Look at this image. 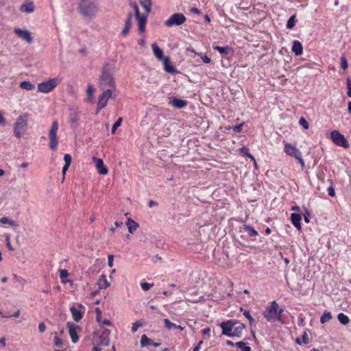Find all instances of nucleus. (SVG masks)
<instances>
[{"label": "nucleus", "instance_id": "obj_1", "mask_svg": "<svg viewBox=\"0 0 351 351\" xmlns=\"http://www.w3.org/2000/svg\"><path fill=\"white\" fill-rule=\"evenodd\" d=\"M77 10L82 16L87 19L95 18L100 12L97 0H79Z\"/></svg>", "mask_w": 351, "mask_h": 351}, {"label": "nucleus", "instance_id": "obj_2", "mask_svg": "<svg viewBox=\"0 0 351 351\" xmlns=\"http://www.w3.org/2000/svg\"><path fill=\"white\" fill-rule=\"evenodd\" d=\"M114 73V66L110 63H106L101 69V75L99 78V85L101 90L110 87L112 90L115 89L113 75Z\"/></svg>", "mask_w": 351, "mask_h": 351}, {"label": "nucleus", "instance_id": "obj_3", "mask_svg": "<svg viewBox=\"0 0 351 351\" xmlns=\"http://www.w3.org/2000/svg\"><path fill=\"white\" fill-rule=\"evenodd\" d=\"M283 311L279 304L276 301H273L266 307L263 315L267 322L277 321L282 324V315Z\"/></svg>", "mask_w": 351, "mask_h": 351}, {"label": "nucleus", "instance_id": "obj_4", "mask_svg": "<svg viewBox=\"0 0 351 351\" xmlns=\"http://www.w3.org/2000/svg\"><path fill=\"white\" fill-rule=\"evenodd\" d=\"M27 119L26 114L20 115L17 119L14 127V136L20 138L27 132Z\"/></svg>", "mask_w": 351, "mask_h": 351}, {"label": "nucleus", "instance_id": "obj_5", "mask_svg": "<svg viewBox=\"0 0 351 351\" xmlns=\"http://www.w3.org/2000/svg\"><path fill=\"white\" fill-rule=\"evenodd\" d=\"M61 81L62 80L60 78L56 77L43 82L38 84V91L43 93H48L53 90Z\"/></svg>", "mask_w": 351, "mask_h": 351}, {"label": "nucleus", "instance_id": "obj_6", "mask_svg": "<svg viewBox=\"0 0 351 351\" xmlns=\"http://www.w3.org/2000/svg\"><path fill=\"white\" fill-rule=\"evenodd\" d=\"M58 130V123L57 121H53L51 127L49 131V147L52 150L57 148L58 144V138L57 135Z\"/></svg>", "mask_w": 351, "mask_h": 351}, {"label": "nucleus", "instance_id": "obj_7", "mask_svg": "<svg viewBox=\"0 0 351 351\" xmlns=\"http://www.w3.org/2000/svg\"><path fill=\"white\" fill-rule=\"evenodd\" d=\"M130 5L133 8L135 12V16L138 24V31L141 34H143L145 31L147 15H141L140 14L138 7L136 2L131 3Z\"/></svg>", "mask_w": 351, "mask_h": 351}, {"label": "nucleus", "instance_id": "obj_8", "mask_svg": "<svg viewBox=\"0 0 351 351\" xmlns=\"http://www.w3.org/2000/svg\"><path fill=\"white\" fill-rule=\"evenodd\" d=\"M330 137L332 142L337 146L342 147L346 149L349 147V143L344 137V136L341 134L339 131H332L330 133Z\"/></svg>", "mask_w": 351, "mask_h": 351}, {"label": "nucleus", "instance_id": "obj_9", "mask_svg": "<svg viewBox=\"0 0 351 351\" xmlns=\"http://www.w3.org/2000/svg\"><path fill=\"white\" fill-rule=\"evenodd\" d=\"M185 16L182 13H175L172 14L169 19L165 22L167 27H172L173 25H180L186 21Z\"/></svg>", "mask_w": 351, "mask_h": 351}, {"label": "nucleus", "instance_id": "obj_10", "mask_svg": "<svg viewBox=\"0 0 351 351\" xmlns=\"http://www.w3.org/2000/svg\"><path fill=\"white\" fill-rule=\"evenodd\" d=\"M103 93L99 95L98 100L99 109H102L107 105L108 100L112 97V89L102 90Z\"/></svg>", "mask_w": 351, "mask_h": 351}, {"label": "nucleus", "instance_id": "obj_11", "mask_svg": "<svg viewBox=\"0 0 351 351\" xmlns=\"http://www.w3.org/2000/svg\"><path fill=\"white\" fill-rule=\"evenodd\" d=\"M14 32L21 38L24 40L27 43H30L32 41V37L31 33L27 29H22L20 28H14Z\"/></svg>", "mask_w": 351, "mask_h": 351}, {"label": "nucleus", "instance_id": "obj_12", "mask_svg": "<svg viewBox=\"0 0 351 351\" xmlns=\"http://www.w3.org/2000/svg\"><path fill=\"white\" fill-rule=\"evenodd\" d=\"M97 171L101 175H106L108 172V168L104 165L102 159L93 157Z\"/></svg>", "mask_w": 351, "mask_h": 351}, {"label": "nucleus", "instance_id": "obj_13", "mask_svg": "<svg viewBox=\"0 0 351 351\" xmlns=\"http://www.w3.org/2000/svg\"><path fill=\"white\" fill-rule=\"evenodd\" d=\"M66 326L69 328V333L72 341L73 343H76L78 341V336L77 334V326L70 322L66 324Z\"/></svg>", "mask_w": 351, "mask_h": 351}, {"label": "nucleus", "instance_id": "obj_14", "mask_svg": "<svg viewBox=\"0 0 351 351\" xmlns=\"http://www.w3.org/2000/svg\"><path fill=\"white\" fill-rule=\"evenodd\" d=\"M285 152L289 156L295 157V158H299V154H300V152L299 151V149H297L295 147L293 146L290 143H285Z\"/></svg>", "mask_w": 351, "mask_h": 351}, {"label": "nucleus", "instance_id": "obj_15", "mask_svg": "<svg viewBox=\"0 0 351 351\" xmlns=\"http://www.w3.org/2000/svg\"><path fill=\"white\" fill-rule=\"evenodd\" d=\"M245 326L243 324L234 322L231 337H240L242 335Z\"/></svg>", "mask_w": 351, "mask_h": 351}, {"label": "nucleus", "instance_id": "obj_16", "mask_svg": "<svg viewBox=\"0 0 351 351\" xmlns=\"http://www.w3.org/2000/svg\"><path fill=\"white\" fill-rule=\"evenodd\" d=\"M233 321H228L227 322H222L221 324V328L222 329V334L226 335L227 336L231 337V333L232 332L233 328Z\"/></svg>", "mask_w": 351, "mask_h": 351}, {"label": "nucleus", "instance_id": "obj_17", "mask_svg": "<svg viewBox=\"0 0 351 351\" xmlns=\"http://www.w3.org/2000/svg\"><path fill=\"white\" fill-rule=\"evenodd\" d=\"M35 7L34 3L31 1H27L23 3L19 8V11L23 13H32L34 11Z\"/></svg>", "mask_w": 351, "mask_h": 351}, {"label": "nucleus", "instance_id": "obj_18", "mask_svg": "<svg viewBox=\"0 0 351 351\" xmlns=\"http://www.w3.org/2000/svg\"><path fill=\"white\" fill-rule=\"evenodd\" d=\"M162 62H163L164 69L166 72L169 73H176L178 72L176 67H174L168 57L165 58Z\"/></svg>", "mask_w": 351, "mask_h": 351}, {"label": "nucleus", "instance_id": "obj_19", "mask_svg": "<svg viewBox=\"0 0 351 351\" xmlns=\"http://www.w3.org/2000/svg\"><path fill=\"white\" fill-rule=\"evenodd\" d=\"M125 225L127 226L128 232L130 234H134L139 227L138 223L134 221L132 218H128L127 219Z\"/></svg>", "mask_w": 351, "mask_h": 351}, {"label": "nucleus", "instance_id": "obj_20", "mask_svg": "<svg viewBox=\"0 0 351 351\" xmlns=\"http://www.w3.org/2000/svg\"><path fill=\"white\" fill-rule=\"evenodd\" d=\"M152 49L153 50V53L154 56L160 61H162L165 56H163L162 50L156 44L153 43L152 45Z\"/></svg>", "mask_w": 351, "mask_h": 351}, {"label": "nucleus", "instance_id": "obj_21", "mask_svg": "<svg viewBox=\"0 0 351 351\" xmlns=\"http://www.w3.org/2000/svg\"><path fill=\"white\" fill-rule=\"evenodd\" d=\"M132 18V13H128V17H127V19H126L125 23V27L121 32V34L124 36L128 34V33L130 32V30L131 29Z\"/></svg>", "mask_w": 351, "mask_h": 351}, {"label": "nucleus", "instance_id": "obj_22", "mask_svg": "<svg viewBox=\"0 0 351 351\" xmlns=\"http://www.w3.org/2000/svg\"><path fill=\"white\" fill-rule=\"evenodd\" d=\"M141 345L142 347H145L149 345H152L154 347H158L160 345V343H154L151 339L148 338L145 335H143L141 338Z\"/></svg>", "mask_w": 351, "mask_h": 351}, {"label": "nucleus", "instance_id": "obj_23", "mask_svg": "<svg viewBox=\"0 0 351 351\" xmlns=\"http://www.w3.org/2000/svg\"><path fill=\"white\" fill-rule=\"evenodd\" d=\"M291 219L293 225L298 230H301V224L300 221L302 219V217L300 215L297 213H292L291 215Z\"/></svg>", "mask_w": 351, "mask_h": 351}, {"label": "nucleus", "instance_id": "obj_24", "mask_svg": "<svg viewBox=\"0 0 351 351\" xmlns=\"http://www.w3.org/2000/svg\"><path fill=\"white\" fill-rule=\"evenodd\" d=\"M0 223L2 224V225H4V224H8L10 226H14V227H18L19 226V224L18 223L8 217H5V216H3L2 217L0 218Z\"/></svg>", "mask_w": 351, "mask_h": 351}, {"label": "nucleus", "instance_id": "obj_25", "mask_svg": "<svg viewBox=\"0 0 351 351\" xmlns=\"http://www.w3.org/2000/svg\"><path fill=\"white\" fill-rule=\"evenodd\" d=\"M98 286L101 289H106L110 287V284L107 280L106 276L105 275H102L98 280L97 282Z\"/></svg>", "mask_w": 351, "mask_h": 351}, {"label": "nucleus", "instance_id": "obj_26", "mask_svg": "<svg viewBox=\"0 0 351 351\" xmlns=\"http://www.w3.org/2000/svg\"><path fill=\"white\" fill-rule=\"evenodd\" d=\"M70 311L72 313L73 319L78 322L82 318V313L80 311L77 310L74 306L70 307Z\"/></svg>", "mask_w": 351, "mask_h": 351}, {"label": "nucleus", "instance_id": "obj_27", "mask_svg": "<svg viewBox=\"0 0 351 351\" xmlns=\"http://www.w3.org/2000/svg\"><path fill=\"white\" fill-rule=\"evenodd\" d=\"M292 51L296 56H300L302 53L303 47L300 41L295 40L293 44Z\"/></svg>", "mask_w": 351, "mask_h": 351}, {"label": "nucleus", "instance_id": "obj_28", "mask_svg": "<svg viewBox=\"0 0 351 351\" xmlns=\"http://www.w3.org/2000/svg\"><path fill=\"white\" fill-rule=\"evenodd\" d=\"M171 105L176 108H184L187 102L184 100L180 99H173L170 102Z\"/></svg>", "mask_w": 351, "mask_h": 351}, {"label": "nucleus", "instance_id": "obj_29", "mask_svg": "<svg viewBox=\"0 0 351 351\" xmlns=\"http://www.w3.org/2000/svg\"><path fill=\"white\" fill-rule=\"evenodd\" d=\"M110 343V339L107 337H104L103 335H100L98 337V342L97 345L100 347L102 346H107L109 345Z\"/></svg>", "mask_w": 351, "mask_h": 351}, {"label": "nucleus", "instance_id": "obj_30", "mask_svg": "<svg viewBox=\"0 0 351 351\" xmlns=\"http://www.w3.org/2000/svg\"><path fill=\"white\" fill-rule=\"evenodd\" d=\"M142 7L145 10L146 14L145 15L148 16V14L149 13L151 10L152 7V2L150 0H144L141 1V3Z\"/></svg>", "mask_w": 351, "mask_h": 351}, {"label": "nucleus", "instance_id": "obj_31", "mask_svg": "<svg viewBox=\"0 0 351 351\" xmlns=\"http://www.w3.org/2000/svg\"><path fill=\"white\" fill-rule=\"evenodd\" d=\"M337 318H338L339 322L341 324H342L343 325L348 324L350 321L349 317L346 315H345L342 313H341L338 315Z\"/></svg>", "mask_w": 351, "mask_h": 351}, {"label": "nucleus", "instance_id": "obj_32", "mask_svg": "<svg viewBox=\"0 0 351 351\" xmlns=\"http://www.w3.org/2000/svg\"><path fill=\"white\" fill-rule=\"evenodd\" d=\"M20 87L26 90H31L34 88V86L29 81H24L20 84Z\"/></svg>", "mask_w": 351, "mask_h": 351}, {"label": "nucleus", "instance_id": "obj_33", "mask_svg": "<svg viewBox=\"0 0 351 351\" xmlns=\"http://www.w3.org/2000/svg\"><path fill=\"white\" fill-rule=\"evenodd\" d=\"M332 319V315L330 312L325 311L322 316L320 318V322L322 324H325L326 322H328Z\"/></svg>", "mask_w": 351, "mask_h": 351}, {"label": "nucleus", "instance_id": "obj_34", "mask_svg": "<svg viewBox=\"0 0 351 351\" xmlns=\"http://www.w3.org/2000/svg\"><path fill=\"white\" fill-rule=\"evenodd\" d=\"M236 346H237V348L241 349V351H251V348L247 346V344L245 342L239 341L236 343Z\"/></svg>", "mask_w": 351, "mask_h": 351}, {"label": "nucleus", "instance_id": "obj_35", "mask_svg": "<svg viewBox=\"0 0 351 351\" xmlns=\"http://www.w3.org/2000/svg\"><path fill=\"white\" fill-rule=\"evenodd\" d=\"M239 152L241 154L247 156L252 160H253V162H255V158L248 152V148H247L246 147H243L240 148Z\"/></svg>", "mask_w": 351, "mask_h": 351}, {"label": "nucleus", "instance_id": "obj_36", "mask_svg": "<svg viewBox=\"0 0 351 351\" xmlns=\"http://www.w3.org/2000/svg\"><path fill=\"white\" fill-rule=\"evenodd\" d=\"M79 119L78 114L75 111L71 112L69 115V121L72 123H77Z\"/></svg>", "mask_w": 351, "mask_h": 351}, {"label": "nucleus", "instance_id": "obj_37", "mask_svg": "<svg viewBox=\"0 0 351 351\" xmlns=\"http://www.w3.org/2000/svg\"><path fill=\"white\" fill-rule=\"evenodd\" d=\"M60 278H61L62 283H66V281L64 280L68 276L69 273L66 269H60Z\"/></svg>", "mask_w": 351, "mask_h": 351}, {"label": "nucleus", "instance_id": "obj_38", "mask_svg": "<svg viewBox=\"0 0 351 351\" xmlns=\"http://www.w3.org/2000/svg\"><path fill=\"white\" fill-rule=\"evenodd\" d=\"M244 229L249 233L250 236H256L258 232L251 226L245 225Z\"/></svg>", "mask_w": 351, "mask_h": 351}, {"label": "nucleus", "instance_id": "obj_39", "mask_svg": "<svg viewBox=\"0 0 351 351\" xmlns=\"http://www.w3.org/2000/svg\"><path fill=\"white\" fill-rule=\"evenodd\" d=\"M122 121H123L122 118H121V117H119V118L116 121V122L113 124L112 128V130H111V132H112V134H114V133H115L116 130L117 129V128H119V127L121 125V123H122Z\"/></svg>", "mask_w": 351, "mask_h": 351}, {"label": "nucleus", "instance_id": "obj_40", "mask_svg": "<svg viewBox=\"0 0 351 351\" xmlns=\"http://www.w3.org/2000/svg\"><path fill=\"white\" fill-rule=\"evenodd\" d=\"M163 322H164V324H165V326L168 330H171L172 328H176V327H177L176 324H175L173 323H171L168 319H165Z\"/></svg>", "mask_w": 351, "mask_h": 351}, {"label": "nucleus", "instance_id": "obj_41", "mask_svg": "<svg viewBox=\"0 0 351 351\" xmlns=\"http://www.w3.org/2000/svg\"><path fill=\"white\" fill-rule=\"evenodd\" d=\"M93 93H94V87L93 85L89 84L88 86V88L86 90V93L88 96L89 100H91L93 99Z\"/></svg>", "mask_w": 351, "mask_h": 351}, {"label": "nucleus", "instance_id": "obj_42", "mask_svg": "<svg viewBox=\"0 0 351 351\" xmlns=\"http://www.w3.org/2000/svg\"><path fill=\"white\" fill-rule=\"evenodd\" d=\"M295 16H292L289 18L287 21V27L288 29H291L295 26Z\"/></svg>", "mask_w": 351, "mask_h": 351}, {"label": "nucleus", "instance_id": "obj_43", "mask_svg": "<svg viewBox=\"0 0 351 351\" xmlns=\"http://www.w3.org/2000/svg\"><path fill=\"white\" fill-rule=\"evenodd\" d=\"M141 287L143 291H148L151 287L154 286L153 283H147V282H141Z\"/></svg>", "mask_w": 351, "mask_h": 351}, {"label": "nucleus", "instance_id": "obj_44", "mask_svg": "<svg viewBox=\"0 0 351 351\" xmlns=\"http://www.w3.org/2000/svg\"><path fill=\"white\" fill-rule=\"evenodd\" d=\"M143 326V323L141 321H137L132 324V330L133 332H135L138 330L139 327Z\"/></svg>", "mask_w": 351, "mask_h": 351}, {"label": "nucleus", "instance_id": "obj_45", "mask_svg": "<svg viewBox=\"0 0 351 351\" xmlns=\"http://www.w3.org/2000/svg\"><path fill=\"white\" fill-rule=\"evenodd\" d=\"M5 241H6L7 247L8 248L9 250L12 251L13 250V247H12L11 243H10V234H6L5 235Z\"/></svg>", "mask_w": 351, "mask_h": 351}, {"label": "nucleus", "instance_id": "obj_46", "mask_svg": "<svg viewBox=\"0 0 351 351\" xmlns=\"http://www.w3.org/2000/svg\"><path fill=\"white\" fill-rule=\"evenodd\" d=\"M213 49L215 50L218 51L221 53H227L228 52V47H221L219 46H215L213 47Z\"/></svg>", "mask_w": 351, "mask_h": 351}, {"label": "nucleus", "instance_id": "obj_47", "mask_svg": "<svg viewBox=\"0 0 351 351\" xmlns=\"http://www.w3.org/2000/svg\"><path fill=\"white\" fill-rule=\"evenodd\" d=\"M300 124L302 125L304 129H308V123L304 118L302 117L300 119Z\"/></svg>", "mask_w": 351, "mask_h": 351}, {"label": "nucleus", "instance_id": "obj_48", "mask_svg": "<svg viewBox=\"0 0 351 351\" xmlns=\"http://www.w3.org/2000/svg\"><path fill=\"white\" fill-rule=\"evenodd\" d=\"M347 87H348L347 94L350 97H351V79H350V78L347 79Z\"/></svg>", "mask_w": 351, "mask_h": 351}, {"label": "nucleus", "instance_id": "obj_49", "mask_svg": "<svg viewBox=\"0 0 351 351\" xmlns=\"http://www.w3.org/2000/svg\"><path fill=\"white\" fill-rule=\"evenodd\" d=\"M64 162H65V165H71V156L66 154L64 155Z\"/></svg>", "mask_w": 351, "mask_h": 351}, {"label": "nucleus", "instance_id": "obj_50", "mask_svg": "<svg viewBox=\"0 0 351 351\" xmlns=\"http://www.w3.org/2000/svg\"><path fill=\"white\" fill-rule=\"evenodd\" d=\"M341 67L343 69V70H346L348 68V62L345 57H341Z\"/></svg>", "mask_w": 351, "mask_h": 351}, {"label": "nucleus", "instance_id": "obj_51", "mask_svg": "<svg viewBox=\"0 0 351 351\" xmlns=\"http://www.w3.org/2000/svg\"><path fill=\"white\" fill-rule=\"evenodd\" d=\"M243 315L250 321V323L254 321V319L251 316V315H250L249 311H244Z\"/></svg>", "mask_w": 351, "mask_h": 351}, {"label": "nucleus", "instance_id": "obj_52", "mask_svg": "<svg viewBox=\"0 0 351 351\" xmlns=\"http://www.w3.org/2000/svg\"><path fill=\"white\" fill-rule=\"evenodd\" d=\"M328 193L330 197H334L335 195V191L334 188L330 186L328 189Z\"/></svg>", "mask_w": 351, "mask_h": 351}, {"label": "nucleus", "instance_id": "obj_53", "mask_svg": "<svg viewBox=\"0 0 351 351\" xmlns=\"http://www.w3.org/2000/svg\"><path fill=\"white\" fill-rule=\"evenodd\" d=\"M113 259L114 256L112 255H109L108 256V265L110 267H112L113 266Z\"/></svg>", "mask_w": 351, "mask_h": 351}, {"label": "nucleus", "instance_id": "obj_54", "mask_svg": "<svg viewBox=\"0 0 351 351\" xmlns=\"http://www.w3.org/2000/svg\"><path fill=\"white\" fill-rule=\"evenodd\" d=\"M54 341H55V344L57 346H59V347L61 346V345H62V340L58 337H57V336L54 337Z\"/></svg>", "mask_w": 351, "mask_h": 351}, {"label": "nucleus", "instance_id": "obj_55", "mask_svg": "<svg viewBox=\"0 0 351 351\" xmlns=\"http://www.w3.org/2000/svg\"><path fill=\"white\" fill-rule=\"evenodd\" d=\"M46 326L44 323H40L38 324V330L40 332H44L45 331Z\"/></svg>", "mask_w": 351, "mask_h": 351}, {"label": "nucleus", "instance_id": "obj_56", "mask_svg": "<svg viewBox=\"0 0 351 351\" xmlns=\"http://www.w3.org/2000/svg\"><path fill=\"white\" fill-rule=\"evenodd\" d=\"M242 126L243 125L242 124H240V125H236L233 128V130L236 132H240L241 131V129H242Z\"/></svg>", "mask_w": 351, "mask_h": 351}, {"label": "nucleus", "instance_id": "obj_57", "mask_svg": "<svg viewBox=\"0 0 351 351\" xmlns=\"http://www.w3.org/2000/svg\"><path fill=\"white\" fill-rule=\"evenodd\" d=\"M96 313H97V321L98 322H101V311L99 310V308H97L96 309Z\"/></svg>", "mask_w": 351, "mask_h": 351}, {"label": "nucleus", "instance_id": "obj_58", "mask_svg": "<svg viewBox=\"0 0 351 351\" xmlns=\"http://www.w3.org/2000/svg\"><path fill=\"white\" fill-rule=\"evenodd\" d=\"M202 59L204 61V62L207 63V64L210 63V61H211L210 58L209 57L206 56H202Z\"/></svg>", "mask_w": 351, "mask_h": 351}, {"label": "nucleus", "instance_id": "obj_59", "mask_svg": "<svg viewBox=\"0 0 351 351\" xmlns=\"http://www.w3.org/2000/svg\"><path fill=\"white\" fill-rule=\"evenodd\" d=\"M295 158L298 160V161L301 164L302 167L304 166V162L303 159L301 157V153L299 154V158Z\"/></svg>", "mask_w": 351, "mask_h": 351}, {"label": "nucleus", "instance_id": "obj_60", "mask_svg": "<svg viewBox=\"0 0 351 351\" xmlns=\"http://www.w3.org/2000/svg\"><path fill=\"white\" fill-rule=\"evenodd\" d=\"M157 205H158V202H156V201L150 200L149 202V207H153V206H157Z\"/></svg>", "mask_w": 351, "mask_h": 351}, {"label": "nucleus", "instance_id": "obj_61", "mask_svg": "<svg viewBox=\"0 0 351 351\" xmlns=\"http://www.w3.org/2000/svg\"><path fill=\"white\" fill-rule=\"evenodd\" d=\"M0 124L5 125V120L4 117H3L1 112H0Z\"/></svg>", "mask_w": 351, "mask_h": 351}, {"label": "nucleus", "instance_id": "obj_62", "mask_svg": "<svg viewBox=\"0 0 351 351\" xmlns=\"http://www.w3.org/2000/svg\"><path fill=\"white\" fill-rule=\"evenodd\" d=\"M202 343V341H200L199 342V343L195 347H194L193 351H199Z\"/></svg>", "mask_w": 351, "mask_h": 351}, {"label": "nucleus", "instance_id": "obj_63", "mask_svg": "<svg viewBox=\"0 0 351 351\" xmlns=\"http://www.w3.org/2000/svg\"><path fill=\"white\" fill-rule=\"evenodd\" d=\"M70 165H64L62 168V174L64 176Z\"/></svg>", "mask_w": 351, "mask_h": 351}, {"label": "nucleus", "instance_id": "obj_64", "mask_svg": "<svg viewBox=\"0 0 351 351\" xmlns=\"http://www.w3.org/2000/svg\"><path fill=\"white\" fill-rule=\"evenodd\" d=\"M102 324L106 325V326H110L112 324V323L110 320L105 319L102 322Z\"/></svg>", "mask_w": 351, "mask_h": 351}]
</instances>
